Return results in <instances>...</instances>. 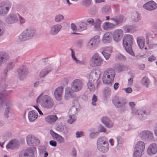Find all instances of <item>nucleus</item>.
Listing matches in <instances>:
<instances>
[{
	"mask_svg": "<svg viewBox=\"0 0 157 157\" xmlns=\"http://www.w3.org/2000/svg\"><path fill=\"white\" fill-rule=\"evenodd\" d=\"M40 94L37 98L36 103L40 104L43 108L50 109L52 108L54 105V102L52 99L48 95L42 96Z\"/></svg>",
	"mask_w": 157,
	"mask_h": 157,
	"instance_id": "f257e3e1",
	"label": "nucleus"
},
{
	"mask_svg": "<svg viewBox=\"0 0 157 157\" xmlns=\"http://www.w3.org/2000/svg\"><path fill=\"white\" fill-rule=\"evenodd\" d=\"M36 35L35 29L29 27L25 29L19 35L18 39L21 42L25 41L33 38Z\"/></svg>",
	"mask_w": 157,
	"mask_h": 157,
	"instance_id": "f03ea898",
	"label": "nucleus"
},
{
	"mask_svg": "<svg viewBox=\"0 0 157 157\" xmlns=\"http://www.w3.org/2000/svg\"><path fill=\"white\" fill-rule=\"evenodd\" d=\"M115 75V71L113 68L107 69L103 73L102 77L103 83L105 84L111 86L112 83L114 80Z\"/></svg>",
	"mask_w": 157,
	"mask_h": 157,
	"instance_id": "7ed1b4c3",
	"label": "nucleus"
},
{
	"mask_svg": "<svg viewBox=\"0 0 157 157\" xmlns=\"http://www.w3.org/2000/svg\"><path fill=\"white\" fill-rule=\"evenodd\" d=\"M133 42V38L132 35H124L123 38V45L124 46L126 51L132 56H134L135 54L132 49Z\"/></svg>",
	"mask_w": 157,
	"mask_h": 157,
	"instance_id": "20e7f679",
	"label": "nucleus"
},
{
	"mask_svg": "<svg viewBox=\"0 0 157 157\" xmlns=\"http://www.w3.org/2000/svg\"><path fill=\"white\" fill-rule=\"evenodd\" d=\"M97 147L98 151L102 153H105L109 149V145L107 139L104 137L98 138L97 142Z\"/></svg>",
	"mask_w": 157,
	"mask_h": 157,
	"instance_id": "39448f33",
	"label": "nucleus"
},
{
	"mask_svg": "<svg viewBox=\"0 0 157 157\" xmlns=\"http://www.w3.org/2000/svg\"><path fill=\"white\" fill-rule=\"evenodd\" d=\"M103 60L98 53L94 54L90 59V65L93 67L100 66Z\"/></svg>",
	"mask_w": 157,
	"mask_h": 157,
	"instance_id": "423d86ee",
	"label": "nucleus"
},
{
	"mask_svg": "<svg viewBox=\"0 0 157 157\" xmlns=\"http://www.w3.org/2000/svg\"><path fill=\"white\" fill-rule=\"evenodd\" d=\"M144 143L142 141L138 142L135 148L133 157H140L142 155L145 149Z\"/></svg>",
	"mask_w": 157,
	"mask_h": 157,
	"instance_id": "0eeeda50",
	"label": "nucleus"
},
{
	"mask_svg": "<svg viewBox=\"0 0 157 157\" xmlns=\"http://www.w3.org/2000/svg\"><path fill=\"white\" fill-rule=\"evenodd\" d=\"M84 84L82 80L79 79L74 80L71 84V89L73 92H77L80 91L82 88Z\"/></svg>",
	"mask_w": 157,
	"mask_h": 157,
	"instance_id": "6e6552de",
	"label": "nucleus"
},
{
	"mask_svg": "<svg viewBox=\"0 0 157 157\" xmlns=\"http://www.w3.org/2000/svg\"><path fill=\"white\" fill-rule=\"evenodd\" d=\"M112 101L114 106L117 108H120L124 106L127 103V101L125 99L118 96L113 97Z\"/></svg>",
	"mask_w": 157,
	"mask_h": 157,
	"instance_id": "1a4fd4ad",
	"label": "nucleus"
},
{
	"mask_svg": "<svg viewBox=\"0 0 157 157\" xmlns=\"http://www.w3.org/2000/svg\"><path fill=\"white\" fill-rule=\"evenodd\" d=\"M139 136L142 140L148 141H152L154 138L153 132L149 130H143L140 133Z\"/></svg>",
	"mask_w": 157,
	"mask_h": 157,
	"instance_id": "9d476101",
	"label": "nucleus"
},
{
	"mask_svg": "<svg viewBox=\"0 0 157 157\" xmlns=\"http://www.w3.org/2000/svg\"><path fill=\"white\" fill-rule=\"evenodd\" d=\"M9 91L5 90H0V104L2 106H8L10 105L9 101L5 100V98L10 94Z\"/></svg>",
	"mask_w": 157,
	"mask_h": 157,
	"instance_id": "9b49d317",
	"label": "nucleus"
},
{
	"mask_svg": "<svg viewBox=\"0 0 157 157\" xmlns=\"http://www.w3.org/2000/svg\"><path fill=\"white\" fill-rule=\"evenodd\" d=\"M17 72L18 77L20 80L25 78L29 73L28 68L25 66L24 65L21 66L18 68Z\"/></svg>",
	"mask_w": 157,
	"mask_h": 157,
	"instance_id": "f8f14e48",
	"label": "nucleus"
},
{
	"mask_svg": "<svg viewBox=\"0 0 157 157\" xmlns=\"http://www.w3.org/2000/svg\"><path fill=\"white\" fill-rule=\"evenodd\" d=\"M62 28V25L60 24H53L49 27V33L52 35H56L61 30Z\"/></svg>",
	"mask_w": 157,
	"mask_h": 157,
	"instance_id": "ddd939ff",
	"label": "nucleus"
},
{
	"mask_svg": "<svg viewBox=\"0 0 157 157\" xmlns=\"http://www.w3.org/2000/svg\"><path fill=\"white\" fill-rule=\"evenodd\" d=\"M27 144L30 146H34L38 145L40 143V140L34 136L29 135L26 137Z\"/></svg>",
	"mask_w": 157,
	"mask_h": 157,
	"instance_id": "4468645a",
	"label": "nucleus"
},
{
	"mask_svg": "<svg viewBox=\"0 0 157 157\" xmlns=\"http://www.w3.org/2000/svg\"><path fill=\"white\" fill-rule=\"evenodd\" d=\"M124 34L123 30L120 29H116L112 33V35L114 40L116 42L120 41Z\"/></svg>",
	"mask_w": 157,
	"mask_h": 157,
	"instance_id": "2eb2a0df",
	"label": "nucleus"
},
{
	"mask_svg": "<svg viewBox=\"0 0 157 157\" xmlns=\"http://www.w3.org/2000/svg\"><path fill=\"white\" fill-rule=\"evenodd\" d=\"M143 7L146 10L151 11L157 8V5L153 1H151L144 4L143 6Z\"/></svg>",
	"mask_w": 157,
	"mask_h": 157,
	"instance_id": "dca6fc26",
	"label": "nucleus"
},
{
	"mask_svg": "<svg viewBox=\"0 0 157 157\" xmlns=\"http://www.w3.org/2000/svg\"><path fill=\"white\" fill-rule=\"evenodd\" d=\"M9 4L3 2L0 3V15L4 16L7 14L9 10Z\"/></svg>",
	"mask_w": 157,
	"mask_h": 157,
	"instance_id": "f3484780",
	"label": "nucleus"
},
{
	"mask_svg": "<svg viewBox=\"0 0 157 157\" xmlns=\"http://www.w3.org/2000/svg\"><path fill=\"white\" fill-rule=\"evenodd\" d=\"M50 133L53 138L56 140L59 144H62L65 141L64 139L62 136L55 132L52 130L50 131Z\"/></svg>",
	"mask_w": 157,
	"mask_h": 157,
	"instance_id": "a211bd4d",
	"label": "nucleus"
},
{
	"mask_svg": "<svg viewBox=\"0 0 157 157\" xmlns=\"http://www.w3.org/2000/svg\"><path fill=\"white\" fill-rule=\"evenodd\" d=\"M33 151L31 149L23 150L19 154V157H33Z\"/></svg>",
	"mask_w": 157,
	"mask_h": 157,
	"instance_id": "6ab92c4d",
	"label": "nucleus"
},
{
	"mask_svg": "<svg viewBox=\"0 0 157 157\" xmlns=\"http://www.w3.org/2000/svg\"><path fill=\"white\" fill-rule=\"evenodd\" d=\"M17 14H9L6 20V23L8 24H13L16 22L18 20Z\"/></svg>",
	"mask_w": 157,
	"mask_h": 157,
	"instance_id": "aec40b11",
	"label": "nucleus"
},
{
	"mask_svg": "<svg viewBox=\"0 0 157 157\" xmlns=\"http://www.w3.org/2000/svg\"><path fill=\"white\" fill-rule=\"evenodd\" d=\"M63 88L60 86L57 87L54 92L55 97L56 100L60 101L62 98Z\"/></svg>",
	"mask_w": 157,
	"mask_h": 157,
	"instance_id": "412c9836",
	"label": "nucleus"
},
{
	"mask_svg": "<svg viewBox=\"0 0 157 157\" xmlns=\"http://www.w3.org/2000/svg\"><path fill=\"white\" fill-rule=\"evenodd\" d=\"M157 152V145L155 143L150 144L147 149V153L150 155L155 154Z\"/></svg>",
	"mask_w": 157,
	"mask_h": 157,
	"instance_id": "4be33fe9",
	"label": "nucleus"
},
{
	"mask_svg": "<svg viewBox=\"0 0 157 157\" xmlns=\"http://www.w3.org/2000/svg\"><path fill=\"white\" fill-rule=\"evenodd\" d=\"M19 145L18 140L15 139L11 140L6 145V147L7 149H13L18 147Z\"/></svg>",
	"mask_w": 157,
	"mask_h": 157,
	"instance_id": "5701e85b",
	"label": "nucleus"
},
{
	"mask_svg": "<svg viewBox=\"0 0 157 157\" xmlns=\"http://www.w3.org/2000/svg\"><path fill=\"white\" fill-rule=\"evenodd\" d=\"M15 66L14 62H9L6 63V68L4 69L3 73L4 76H6L7 75V72L12 70Z\"/></svg>",
	"mask_w": 157,
	"mask_h": 157,
	"instance_id": "b1692460",
	"label": "nucleus"
},
{
	"mask_svg": "<svg viewBox=\"0 0 157 157\" xmlns=\"http://www.w3.org/2000/svg\"><path fill=\"white\" fill-rule=\"evenodd\" d=\"M73 91L71 88L69 87H67L65 90V98L66 99H68L71 98H74L75 97V95L73 94Z\"/></svg>",
	"mask_w": 157,
	"mask_h": 157,
	"instance_id": "393cba45",
	"label": "nucleus"
},
{
	"mask_svg": "<svg viewBox=\"0 0 157 157\" xmlns=\"http://www.w3.org/2000/svg\"><path fill=\"white\" fill-rule=\"evenodd\" d=\"M97 73L96 72H93L91 74V75L90 76V79L89 82L87 83V86L88 88L90 90V91L93 92L95 90V88L94 85L93 84V82L95 80L92 78V80L91 79V76H92L94 75H96Z\"/></svg>",
	"mask_w": 157,
	"mask_h": 157,
	"instance_id": "a878e982",
	"label": "nucleus"
},
{
	"mask_svg": "<svg viewBox=\"0 0 157 157\" xmlns=\"http://www.w3.org/2000/svg\"><path fill=\"white\" fill-rule=\"evenodd\" d=\"M150 113V111L147 109H143L140 110L138 118L141 120H144Z\"/></svg>",
	"mask_w": 157,
	"mask_h": 157,
	"instance_id": "bb28decb",
	"label": "nucleus"
},
{
	"mask_svg": "<svg viewBox=\"0 0 157 157\" xmlns=\"http://www.w3.org/2000/svg\"><path fill=\"white\" fill-rule=\"evenodd\" d=\"M102 122L108 128H112L114 124L107 117H103L101 119Z\"/></svg>",
	"mask_w": 157,
	"mask_h": 157,
	"instance_id": "cd10ccee",
	"label": "nucleus"
},
{
	"mask_svg": "<svg viewBox=\"0 0 157 157\" xmlns=\"http://www.w3.org/2000/svg\"><path fill=\"white\" fill-rule=\"evenodd\" d=\"M9 59V55L4 52H0V66L7 62Z\"/></svg>",
	"mask_w": 157,
	"mask_h": 157,
	"instance_id": "c85d7f7f",
	"label": "nucleus"
},
{
	"mask_svg": "<svg viewBox=\"0 0 157 157\" xmlns=\"http://www.w3.org/2000/svg\"><path fill=\"white\" fill-rule=\"evenodd\" d=\"M124 17L123 16L120 15L115 18H111L110 20L115 24L116 26L122 23L124 21Z\"/></svg>",
	"mask_w": 157,
	"mask_h": 157,
	"instance_id": "c756f323",
	"label": "nucleus"
},
{
	"mask_svg": "<svg viewBox=\"0 0 157 157\" xmlns=\"http://www.w3.org/2000/svg\"><path fill=\"white\" fill-rule=\"evenodd\" d=\"M28 117L29 121L33 122L37 118L38 114L35 111H31L29 112Z\"/></svg>",
	"mask_w": 157,
	"mask_h": 157,
	"instance_id": "7c9ffc66",
	"label": "nucleus"
},
{
	"mask_svg": "<svg viewBox=\"0 0 157 157\" xmlns=\"http://www.w3.org/2000/svg\"><path fill=\"white\" fill-rule=\"evenodd\" d=\"M116 26L114 23L105 22L103 24V28L104 30H109L114 28Z\"/></svg>",
	"mask_w": 157,
	"mask_h": 157,
	"instance_id": "2f4dec72",
	"label": "nucleus"
},
{
	"mask_svg": "<svg viewBox=\"0 0 157 157\" xmlns=\"http://www.w3.org/2000/svg\"><path fill=\"white\" fill-rule=\"evenodd\" d=\"M58 118L56 115L48 116L45 117L46 121L50 124L54 122Z\"/></svg>",
	"mask_w": 157,
	"mask_h": 157,
	"instance_id": "473e14b6",
	"label": "nucleus"
},
{
	"mask_svg": "<svg viewBox=\"0 0 157 157\" xmlns=\"http://www.w3.org/2000/svg\"><path fill=\"white\" fill-rule=\"evenodd\" d=\"M137 42L140 48L142 49L144 46L145 38L143 36H140L137 38Z\"/></svg>",
	"mask_w": 157,
	"mask_h": 157,
	"instance_id": "72a5a7b5",
	"label": "nucleus"
},
{
	"mask_svg": "<svg viewBox=\"0 0 157 157\" xmlns=\"http://www.w3.org/2000/svg\"><path fill=\"white\" fill-rule=\"evenodd\" d=\"M78 106L75 105L72 106L69 111V115L75 116L74 115L77 113L78 110Z\"/></svg>",
	"mask_w": 157,
	"mask_h": 157,
	"instance_id": "f704fd0d",
	"label": "nucleus"
},
{
	"mask_svg": "<svg viewBox=\"0 0 157 157\" xmlns=\"http://www.w3.org/2000/svg\"><path fill=\"white\" fill-rule=\"evenodd\" d=\"M109 32H106L102 38V41L104 43H109L111 41V39L110 36Z\"/></svg>",
	"mask_w": 157,
	"mask_h": 157,
	"instance_id": "c9c22d12",
	"label": "nucleus"
},
{
	"mask_svg": "<svg viewBox=\"0 0 157 157\" xmlns=\"http://www.w3.org/2000/svg\"><path fill=\"white\" fill-rule=\"evenodd\" d=\"M124 30L125 33H132L136 31L135 26L132 25L126 26L124 27Z\"/></svg>",
	"mask_w": 157,
	"mask_h": 157,
	"instance_id": "e433bc0d",
	"label": "nucleus"
},
{
	"mask_svg": "<svg viewBox=\"0 0 157 157\" xmlns=\"http://www.w3.org/2000/svg\"><path fill=\"white\" fill-rule=\"evenodd\" d=\"M140 83L146 88H148L150 82L149 79L147 76L144 77L140 81Z\"/></svg>",
	"mask_w": 157,
	"mask_h": 157,
	"instance_id": "4c0bfd02",
	"label": "nucleus"
},
{
	"mask_svg": "<svg viewBox=\"0 0 157 157\" xmlns=\"http://www.w3.org/2000/svg\"><path fill=\"white\" fill-rule=\"evenodd\" d=\"M102 21L99 18L97 19L94 23V28L95 30L99 31L101 29V26Z\"/></svg>",
	"mask_w": 157,
	"mask_h": 157,
	"instance_id": "58836bf2",
	"label": "nucleus"
},
{
	"mask_svg": "<svg viewBox=\"0 0 157 157\" xmlns=\"http://www.w3.org/2000/svg\"><path fill=\"white\" fill-rule=\"evenodd\" d=\"M54 21L57 23L61 22L64 20V16L61 14H57L54 17Z\"/></svg>",
	"mask_w": 157,
	"mask_h": 157,
	"instance_id": "ea45409f",
	"label": "nucleus"
},
{
	"mask_svg": "<svg viewBox=\"0 0 157 157\" xmlns=\"http://www.w3.org/2000/svg\"><path fill=\"white\" fill-rule=\"evenodd\" d=\"M103 94L105 97H108L110 95L111 90L108 87H105L103 89Z\"/></svg>",
	"mask_w": 157,
	"mask_h": 157,
	"instance_id": "a19ab883",
	"label": "nucleus"
},
{
	"mask_svg": "<svg viewBox=\"0 0 157 157\" xmlns=\"http://www.w3.org/2000/svg\"><path fill=\"white\" fill-rule=\"evenodd\" d=\"M131 18L133 21H138L140 19V14L137 12H136L133 14Z\"/></svg>",
	"mask_w": 157,
	"mask_h": 157,
	"instance_id": "79ce46f5",
	"label": "nucleus"
},
{
	"mask_svg": "<svg viewBox=\"0 0 157 157\" xmlns=\"http://www.w3.org/2000/svg\"><path fill=\"white\" fill-rule=\"evenodd\" d=\"M50 70H48L47 68H45L42 69L40 74V77H44L50 71Z\"/></svg>",
	"mask_w": 157,
	"mask_h": 157,
	"instance_id": "37998d69",
	"label": "nucleus"
},
{
	"mask_svg": "<svg viewBox=\"0 0 157 157\" xmlns=\"http://www.w3.org/2000/svg\"><path fill=\"white\" fill-rule=\"evenodd\" d=\"M5 31L4 24L2 21L0 20V36L3 35Z\"/></svg>",
	"mask_w": 157,
	"mask_h": 157,
	"instance_id": "c03bdc74",
	"label": "nucleus"
},
{
	"mask_svg": "<svg viewBox=\"0 0 157 157\" xmlns=\"http://www.w3.org/2000/svg\"><path fill=\"white\" fill-rule=\"evenodd\" d=\"M140 110L137 109L136 108H135L132 109L131 113L132 115H135L138 118V117L139 116L140 112Z\"/></svg>",
	"mask_w": 157,
	"mask_h": 157,
	"instance_id": "a18cd8bd",
	"label": "nucleus"
},
{
	"mask_svg": "<svg viewBox=\"0 0 157 157\" xmlns=\"http://www.w3.org/2000/svg\"><path fill=\"white\" fill-rule=\"evenodd\" d=\"M111 9L109 6H103L101 9L102 12L104 13L108 14L110 12Z\"/></svg>",
	"mask_w": 157,
	"mask_h": 157,
	"instance_id": "49530a36",
	"label": "nucleus"
},
{
	"mask_svg": "<svg viewBox=\"0 0 157 157\" xmlns=\"http://www.w3.org/2000/svg\"><path fill=\"white\" fill-rule=\"evenodd\" d=\"M87 28L86 24L85 23H81L78 26V31H81L86 29Z\"/></svg>",
	"mask_w": 157,
	"mask_h": 157,
	"instance_id": "de8ad7c7",
	"label": "nucleus"
},
{
	"mask_svg": "<svg viewBox=\"0 0 157 157\" xmlns=\"http://www.w3.org/2000/svg\"><path fill=\"white\" fill-rule=\"evenodd\" d=\"M56 129L59 132H62L64 130V125L61 123L58 124L56 125Z\"/></svg>",
	"mask_w": 157,
	"mask_h": 157,
	"instance_id": "09e8293b",
	"label": "nucleus"
},
{
	"mask_svg": "<svg viewBox=\"0 0 157 157\" xmlns=\"http://www.w3.org/2000/svg\"><path fill=\"white\" fill-rule=\"evenodd\" d=\"M83 39H79L76 40V44L79 48H81L83 45Z\"/></svg>",
	"mask_w": 157,
	"mask_h": 157,
	"instance_id": "8fccbe9b",
	"label": "nucleus"
},
{
	"mask_svg": "<svg viewBox=\"0 0 157 157\" xmlns=\"http://www.w3.org/2000/svg\"><path fill=\"white\" fill-rule=\"evenodd\" d=\"M90 3V0H82V5L86 7L89 6Z\"/></svg>",
	"mask_w": 157,
	"mask_h": 157,
	"instance_id": "3c124183",
	"label": "nucleus"
},
{
	"mask_svg": "<svg viewBox=\"0 0 157 157\" xmlns=\"http://www.w3.org/2000/svg\"><path fill=\"white\" fill-rule=\"evenodd\" d=\"M69 119L67 120V122L70 124H72L75 121L76 118L75 116L69 115Z\"/></svg>",
	"mask_w": 157,
	"mask_h": 157,
	"instance_id": "603ef678",
	"label": "nucleus"
},
{
	"mask_svg": "<svg viewBox=\"0 0 157 157\" xmlns=\"http://www.w3.org/2000/svg\"><path fill=\"white\" fill-rule=\"evenodd\" d=\"M91 39H93V42L95 44L96 46L99 43L100 41L99 36H95Z\"/></svg>",
	"mask_w": 157,
	"mask_h": 157,
	"instance_id": "864d4df0",
	"label": "nucleus"
},
{
	"mask_svg": "<svg viewBox=\"0 0 157 157\" xmlns=\"http://www.w3.org/2000/svg\"><path fill=\"white\" fill-rule=\"evenodd\" d=\"M93 39H91L88 42L87 44V47L89 49H91L95 47L96 45L93 42Z\"/></svg>",
	"mask_w": 157,
	"mask_h": 157,
	"instance_id": "5fc2aeb1",
	"label": "nucleus"
},
{
	"mask_svg": "<svg viewBox=\"0 0 157 157\" xmlns=\"http://www.w3.org/2000/svg\"><path fill=\"white\" fill-rule=\"evenodd\" d=\"M6 140V138L4 136H0V146L2 147H3V145Z\"/></svg>",
	"mask_w": 157,
	"mask_h": 157,
	"instance_id": "6e6d98bb",
	"label": "nucleus"
},
{
	"mask_svg": "<svg viewBox=\"0 0 157 157\" xmlns=\"http://www.w3.org/2000/svg\"><path fill=\"white\" fill-rule=\"evenodd\" d=\"M99 133L97 132H93L89 134V136L90 139H93L97 137Z\"/></svg>",
	"mask_w": 157,
	"mask_h": 157,
	"instance_id": "4d7b16f0",
	"label": "nucleus"
},
{
	"mask_svg": "<svg viewBox=\"0 0 157 157\" xmlns=\"http://www.w3.org/2000/svg\"><path fill=\"white\" fill-rule=\"evenodd\" d=\"M10 113V110L8 107H7L6 109L5 113H4V116L6 118H8L9 117V115Z\"/></svg>",
	"mask_w": 157,
	"mask_h": 157,
	"instance_id": "13d9d810",
	"label": "nucleus"
},
{
	"mask_svg": "<svg viewBox=\"0 0 157 157\" xmlns=\"http://www.w3.org/2000/svg\"><path fill=\"white\" fill-rule=\"evenodd\" d=\"M117 145L119 146L120 145H121L123 143V139L122 138L121 136H118L117 138Z\"/></svg>",
	"mask_w": 157,
	"mask_h": 157,
	"instance_id": "bf43d9fd",
	"label": "nucleus"
},
{
	"mask_svg": "<svg viewBox=\"0 0 157 157\" xmlns=\"http://www.w3.org/2000/svg\"><path fill=\"white\" fill-rule=\"evenodd\" d=\"M92 104L94 106H95L96 105V102L97 101V96L95 94L93 95L92 98Z\"/></svg>",
	"mask_w": 157,
	"mask_h": 157,
	"instance_id": "052dcab7",
	"label": "nucleus"
},
{
	"mask_svg": "<svg viewBox=\"0 0 157 157\" xmlns=\"http://www.w3.org/2000/svg\"><path fill=\"white\" fill-rule=\"evenodd\" d=\"M101 53L106 60L108 59L110 57V54L106 52L105 50L102 52Z\"/></svg>",
	"mask_w": 157,
	"mask_h": 157,
	"instance_id": "680f3d73",
	"label": "nucleus"
},
{
	"mask_svg": "<svg viewBox=\"0 0 157 157\" xmlns=\"http://www.w3.org/2000/svg\"><path fill=\"white\" fill-rule=\"evenodd\" d=\"M134 77V76L132 75L131 78L128 80V86H131L132 85Z\"/></svg>",
	"mask_w": 157,
	"mask_h": 157,
	"instance_id": "e2e57ef3",
	"label": "nucleus"
},
{
	"mask_svg": "<svg viewBox=\"0 0 157 157\" xmlns=\"http://www.w3.org/2000/svg\"><path fill=\"white\" fill-rule=\"evenodd\" d=\"M71 29L72 30L75 31H78V26H77L74 23H72L71 25Z\"/></svg>",
	"mask_w": 157,
	"mask_h": 157,
	"instance_id": "0e129e2a",
	"label": "nucleus"
},
{
	"mask_svg": "<svg viewBox=\"0 0 157 157\" xmlns=\"http://www.w3.org/2000/svg\"><path fill=\"white\" fill-rule=\"evenodd\" d=\"M19 20L20 21V25H23L25 21V18L21 16H19Z\"/></svg>",
	"mask_w": 157,
	"mask_h": 157,
	"instance_id": "69168bd1",
	"label": "nucleus"
},
{
	"mask_svg": "<svg viewBox=\"0 0 157 157\" xmlns=\"http://www.w3.org/2000/svg\"><path fill=\"white\" fill-rule=\"evenodd\" d=\"M87 22L90 25H93L94 24V21L92 18H89L87 20Z\"/></svg>",
	"mask_w": 157,
	"mask_h": 157,
	"instance_id": "338daca9",
	"label": "nucleus"
},
{
	"mask_svg": "<svg viewBox=\"0 0 157 157\" xmlns=\"http://www.w3.org/2000/svg\"><path fill=\"white\" fill-rule=\"evenodd\" d=\"M49 144L51 146L55 147L57 145V143L56 141L55 140H51L49 142Z\"/></svg>",
	"mask_w": 157,
	"mask_h": 157,
	"instance_id": "774afa93",
	"label": "nucleus"
}]
</instances>
